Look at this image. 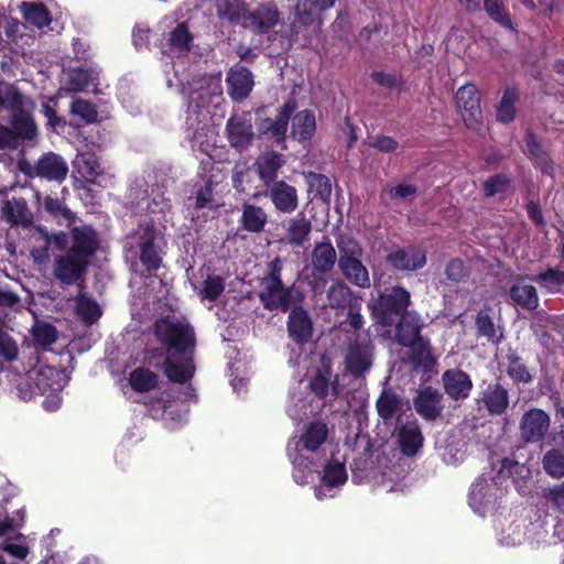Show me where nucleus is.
Here are the masks:
<instances>
[{
	"label": "nucleus",
	"instance_id": "69168bd1",
	"mask_svg": "<svg viewBox=\"0 0 564 564\" xmlns=\"http://www.w3.org/2000/svg\"><path fill=\"white\" fill-rule=\"evenodd\" d=\"M42 112L47 119V126L56 130L66 126L65 118L57 115L56 110L47 102L42 104Z\"/></svg>",
	"mask_w": 564,
	"mask_h": 564
},
{
	"label": "nucleus",
	"instance_id": "4468645a",
	"mask_svg": "<svg viewBox=\"0 0 564 564\" xmlns=\"http://www.w3.org/2000/svg\"><path fill=\"white\" fill-rule=\"evenodd\" d=\"M282 18L278 7L273 2H265L253 10L247 8L241 26L254 32L267 33L280 24Z\"/></svg>",
	"mask_w": 564,
	"mask_h": 564
},
{
	"label": "nucleus",
	"instance_id": "052dcab7",
	"mask_svg": "<svg viewBox=\"0 0 564 564\" xmlns=\"http://www.w3.org/2000/svg\"><path fill=\"white\" fill-rule=\"evenodd\" d=\"M18 355L19 348L17 343L6 332L0 329V357L11 362L18 358Z\"/></svg>",
	"mask_w": 564,
	"mask_h": 564
},
{
	"label": "nucleus",
	"instance_id": "0eeeda50",
	"mask_svg": "<svg viewBox=\"0 0 564 564\" xmlns=\"http://www.w3.org/2000/svg\"><path fill=\"white\" fill-rule=\"evenodd\" d=\"M508 479L503 471L500 470L497 477L480 476L473 482L469 492V506L475 513L480 517L492 512L496 508L498 499H500L506 490Z\"/></svg>",
	"mask_w": 564,
	"mask_h": 564
},
{
	"label": "nucleus",
	"instance_id": "c9c22d12",
	"mask_svg": "<svg viewBox=\"0 0 564 564\" xmlns=\"http://www.w3.org/2000/svg\"><path fill=\"white\" fill-rule=\"evenodd\" d=\"M312 392L321 399L329 395L336 397L338 394L336 384L332 381V372L329 369H318L316 375L308 384Z\"/></svg>",
	"mask_w": 564,
	"mask_h": 564
},
{
	"label": "nucleus",
	"instance_id": "603ef678",
	"mask_svg": "<svg viewBox=\"0 0 564 564\" xmlns=\"http://www.w3.org/2000/svg\"><path fill=\"white\" fill-rule=\"evenodd\" d=\"M70 112L86 123L95 122L98 117L96 106L85 99H75L70 105Z\"/></svg>",
	"mask_w": 564,
	"mask_h": 564
},
{
	"label": "nucleus",
	"instance_id": "f257e3e1",
	"mask_svg": "<svg viewBox=\"0 0 564 564\" xmlns=\"http://www.w3.org/2000/svg\"><path fill=\"white\" fill-rule=\"evenodd\" d=\"M156 339L166 348L164 372L170 381L185 383L194 375L193 351L195 333L186 319L166 316L154 324Z\"/></svg>",
	"mask_w": 564,
	"mask_h": 564
},
{
	"label": "nucleus",
	"instance_id": "1a4fd4ad",
	"mask_svg": "<svg viewBox=\"0 0 564 564\" xmlns=\"http://www.w3.org/2000/svg\"><path fill=\"white\" fill-rule=\"evenodd\" d=\"M259 296L268 310L286 311L291 305V291L282 284L281 263L278 259L271 263V271L263 278Z\"/></svg>",
	"mask_w": 564,
	"mask_h": 564
},
{
	"label": "nucleus",
	"instance_id": "4c0bfd02",
	"mask_svg": "<svg viewBox=\"0 0 564 564\" xmlns=\"http://www.w3.org/2000/svg\"><path fill=\"white\" fill-rule=\"evenodd\" d=\"M76 314L86 325L95 324L101 316L97 301L82 292L76 297Z\"/></svg>",
	"mask_w": 564,
	"mask_h": 564
},
{
	"label": "nucleus",
	"instance_id": "2f4dec72",
	"mask_svg": "<svg viewBox=\"0 0 564 564\" xmlns=\"http://www.w3.org/2000/svg\"><path fill=\"white\" fill-rule=\"evenodd\" d=\"M288 455L293 465V478L299 485H306L313 477V458L305 453H294L292 443L288 444Z\"/></svg>",
	"mask_w": 564,
	"mask_h": 564
},
{
	"label": "nucleus",
	"instance_id": "09e8293b",
	"mask_svg": "<svg viewBox=\"0 0 564 564\" xmlns=\"http://www.w3.org/2000/svg\"><path fill=\"white\" fill-rule=\"evenodd\" d=\"M487 14L505 29L513 30L512 21L506 12L502 0H484Z\"/></svg>",
	"mask_w": 564,
	"mask_h": 564
},
{
	"label": "nucleus",
	"instance_id": "f3484780",
	"mask_svg": "<svg viewBox=\"0 0 564 564\" xmlns=\"http://www.w3.org/2000/svg\"><path fill=\"white\" fill-rule=\"evenodd\" d=\"M550 429V416L541 409L528 410L520 420V435L525 443H535L544 438Z\"/></svg>",
	"mask_w": 564,
	"mask_h": 564
},
{
	"label": "nucleus",
	"instance_id": "774afa93",
	"mask_svg": "<svg viewBox=\"0 0 564 564\" xmlns=\"http://www.w3.org/2000/svg\"><path fill=\"white\" fill-rule=\"evenodd\" d=\"M19 145V140L14 135L11 127L0 123V150H13Z\"/></svg>",
	"mask_w": 564,
	"mask_h": 564
},
{
	"label": "nucleus",
	"instance_id": "58836bf2",
	"mask_svg": "<svg viewBox=\"0 0 564 564\" xmlns=\"http://www.w3.org/2000/svg\"><path fill=\"white\" fill-rule=\"evenodd\" d=\"M294 110L295 104L293 101H289L283 106L274 120L269 119L265 121L264 127L267 131L270 132L276 141L280 142L284 140L288 130V122Z\"/></svg>",
	"mask_w": 564,
	"mask_h": 564
},
{
	"label": "nucleus",
	"instance_id": "c756f323",
	"mask_svg": "<svg viewBox=\"0 0 564 564\" xmlns=\"http://www.w3.org/2000/svg\"><path fill=\"white\" fill-rule=\"evenodd\" d=\"M290 337L299 344L305 343L312 335V322L308 314L301 307L291 311L288 321Z\"/></svg>",
	"mask_w": 564,
	"mask_h": 564
},
{
	"label": "nucleus",
	"instance_id": "cd10ccee",
	"mask_svg": "<svg viewBox=\"0 0 564 564\" xmlns=\"http://www.w3.org/2000/svg\"><path fill=\"white\" fill-rule=\"evenodd\" d=\"M442 394L437 390L425 389L414 399L416 412L426 420H434L442 412Z\"/></svg>",
	"mask_w": 564,
	"mask_h": 564
},
{
	"label": "nucleus",
	"instance_id": "b1692460",
	"mask_svg": "<svg viewBox=\"0 0 564 564\" xmlns=\"http://www.w3.org/2000/svg\"><path fill=\"white\" fill-rule=\"evenodd\" d=\"M387 261L399 271H416L426 264V253L415 247L398 249L387 256Z\"/></svg>",
	"mask_w": 564,
	"mask_h": 564
},
{
	"label": "nucleus",
	"instance_id": "9b49d317",
	"mask_svg": "<svg viewBox=\"0 0 564 564\" xmlns=\"http://www.w3.org/2000/svg\"><path fill=\"white\" fill-rule=\"evenodd\" d=\"M336 0H296L294 19L291 23L293 33L299 34L303 28L318 30L323 24L322 13L334 7Z\"/></svg>",
	"mask_w": 564,
	"mask_h": 564
},
{
	"label": "nucleus",
	"instance_id": "f03ea898",
	"mask_svg": "<svg viewBox=\"0 0 564 564\" xmlns=\"http://www.w3.org/2000/svg\"><path fill=\"white\" fill-rule=\"evenodd\" d=\"M100 247L98 232L91 226H76L70 229V247L56 256L53 276L64 285L77 284L85 289L87 270Z\"/></svg>",
	"mask_w": 564,
	"mask_h": 564
},
{
	"label": "nucleus",
	"instance_id": "6ab92c4d",
	"mask_svg": "<svg viewBox=\"0 0 564 564\" xmlns=\"http://www.w3.org/2000/svg\"><path fill=\"white\" fill-rule=\"evenodd\" d=\"M1 219L11 227L28 228L33 224L34 216L24 197H11L2 202L0 208Z\"/></svg>",
	"mask_w": 564,
	"mask_h": 564
},
{
	"label": "nucleus",
	"instance_id": "a19ab883",
	"mask_svg": "<svg viewBox=\"0 0 564 564\" xmlns=\"http://www.w3.org/2000/svg\"><path fill=\"white\" fill-rule=\"evenodd\" d=\"M21 9L23 18L37 28H44L51 23L50 12L43 3L23 2Z\"/></svg>",
	"mask_w": 564,
	"mask_h": 564
},
{
	"label": "nucleus",
	"instance_id": "79ce46f5",
	"mask_svg": "<svg viewBox=\"0 0 564 564\" xmlns=\"http://www.w3.org/2000/svg\"><path fill=\"white\" fill-rule=\"evenodd\" d=\"M217 13L221 18L241 25L247 7L239 0H216Z\"/></svg>",
	"mask_w": 564,
	"mask_h": 564
},
{
	"label": "nucleus",
	"instance_id": "bf43d9fd",
	"mask_svg": "<svg viewBox=\"0 0 564 564\" xmlns=\"http://www.w3.org/2000/svg\"><path fill=\"white\" fill-rule=\"evenodd\" d=\"M440 455L445 464L457 465L465 458L464 444H447Z\"/></svg>",
	"mask_w": 564,
	"mask_h": 564
},
{
	"label": "nucleus",
	"instance_id": "3c124183",
	"mask_svg": "<svg viewBox=\"0 0 564 564\" xmlns=\"http://www.w3.org/2000/svg\"><path fill=\"white\" fill-rule=\"evenodd\" d=\"M351 297L350 289L341 281L334 282L327 291V300L332 307H345Z\"/></svg>",
	"mask_w": 564,
	"mask_h": 564
},
{
	"label": "nucleus",
	"instance_id": "aec40b11",
	"mask_svg": "<svg viewBox=\"0 0 564 564\" xmlns=\"http://www.w3.org/2000/svg\"><path fill=\"white\" fill-rule=\"evenodd\" d=\"M35 175L48 182L62 183L68 174L64 158L55 152L43 153L34 164Z\"/></svg>",
	"mask_w": 564,
	"mask_h": 564
},
{
	"label": "nucleus",
	"instance_id": "393cba45",
	"mask_svg": "<svg viewBox=\"0 0 564 564\" xmlns=\"http://www.w3.org/2000/svg\"><path fill=\"white\" fill-rule=\"evenodd\" d=\"M227 83L228 94L235 101L246 99L254 84L251 72L243 66L231 68L227 76Z\"/></svg>",
	"mask_w": 564,
	"mask_h": 564
},
{
	"label": "nucleus",
	"instance_id": "c85d7f7f",
	"mask_svg": "<svg viewBox=\"0 0 564 564\" xmlns=\"http://www.w3.org/2000/svg\"><path fill=\"white\" fill-rule=\"evenodd\" d=\"M284 160L281 154L267 152L257 159L254 163L256 171L264 185L269 186L275 182L279 170L283 166Z\"/></svg>",
	"mask_w": 564,
	"mask_h": 564
},
{
	"label": "nucleus",
	"instance_id": "e2e57ef3",
	"mask_svg": "<svg viewBox=\"0 0 564 564\" xmlns=\"http://www.w3.org/2000/svg\"><path fill=\"white\" fill-rule=\"evenodd\" d=\"M509 180L503 175H495L489 178L484 186L487 196H494L498 193L505 192L509 187Z\"/></svg>",
	"mask_w": 564,
	"mask_h": 564
},
{
	"label": "nucleus",
	"instance_id": "5701e85b",
	"mask_svg": "<svg viewBox=\"0 0 564 564\" xmlns=\"http://www.w3.org/2000/svg\"><path fill=\"white\" fill-rule=\"evenodd\" d=\"M443 388L446 394L455 400H465L473 389V381L465 371L460 369H448L442 375Z\"/></svg>",
	"mask_w": 564,
	"mask_h": 564
},
{
	"label": "nucleus",
	"instance_id": "dca6fc26",
	"mask_svg": "<svg viewBox=\"0 0 564 564\" xmlns=\"http://www.w3.org/2000/svg\"><path fill=\"white\" fill-rule=\"evenodd\" d=\"M346 370L354 376H361L372 366V350L368 336L358 335L355 343H350L345 356Z\"/></svg>",
	"mask_w": 564,
	"mask_h": 564
},
{
	"label": "nucleus",
	"instance_id": "338daca9",
	"mask_svg": "<svg viewBox=\"0 0 564 564\" xmlns=\"http://www.w3.org/2000/svg\"><path fill=\"white\" fill-rule=\"evenodd\" d=\"M369 145L381 152H393L398 148V142L387 135H378L370 138Z\"/></svg>",
	"mask_w": 564,
	"mask_h": 564
},
{
	"label": "nucleus",
	"instance_id": "423d86ee",
	"mask_svg": "<svg viewBox=\"0 0 564 564\" xmlns=\"http://www.w3.org/2000/svg\"><path fill=\"white\" fill-rule=\"evenodd\" d=\"M337 248L339 250L338 267L346 280L358 288H369L370 276L361 262L362 248L358 241L341 235L337 239Z\"/></svg>",
	"mask_w": 564,
	"mask_h": 564
},
{
	"label": "nucleus",
	"instance_id": "a878e982",
	"mask_svg": "<svg viewBox=\"0 0 564 564\" xmlns=\"http://www.w3.org/2000/svg\"><path fill=\"white\" fill-rule=\"evenodd\" d=\"M423 434L415 420L406 421L398 427V444L406 456H414L423 446Z\"/></svg>",
	"mask_w": 564,
	"mask_h": 564
},
{
	"label": "nucleus",
	"instance_id": "6e6d98bb",
	"mask_svg": "<svg viewBox=\"0 0 564 564\" xmlns=\"http://www.w3.org/2000/svg\"><path fill=\"white\" fill-rule=\"evenodd\" d=\"M33 337L40 346L46 348L57 340V329L52 324L42 323L35 326Z\"/></svg>",
	"mask_w": 564,
	"mask_h": 564
},
{
	"label": "nucleus",
	"instance_id": "0e129e2a",
	"mask_svg": "<svg viewBox=\"0 0 564 564\" xmlns=\"http://www.w3.org/2000/svg\"><path fill=\"white\" fill-rule=\"evenodd\" d=\"M306 408V401L302 392L291 391L288 413L294 419H300L303 410Z\"/></svg>",
	"mask_w": 564,
	"mask_h": 564
},
{
	"label": "nucleus",
	"instance_id": "680f3d73",
	"mask_svg": "<svg viewBox=\"0 0 564 564\" xmlns=\"http://www.w3.org/2000/svg\"><path fill=\"white\" fill-rule=\"evenodd\" d=\"M143 240H145V235H143ZM143 265H147L149 270L158 269L161 264V257L156 249L154 248L153 242L149 243L143 241Z\"/></svg>",
	"mask_w": 564,
	"mask_h": 564
},
{
	"label": "nucleus",
	"instance_id": "72a5a7b5",
	"mask_svg": "<svg viewBox=\"0 0 564 564\" xmlns=\"http://www.w3.org/2000/svg\"><path fill=\"white\" fill-rule=\"evenodd\" d=\"M316 130L315 116L310 110L297 112L292 119V137L299 141L308 140Z\"/></svg>",
	"mask_w": 564,
	"mask_h": 564
},
{
	"label": "nucleus",
	"instance_id": "2eb2a0df",
	"mask_svg": "<svg viewBox=\"0 0 564 564\" xmlns=\"http://www.w3.org/2000/svg\"><path fill=\"white\" fill-rule=\"evenodd\" d=\"M347 478L345 460L335 456L332 457L324 467L322 485L315 488V497L318 500L334 497L335 489L345 485Z\"/></svg>",
	"mask_w": 564,
	"mask_h": 564
},
{
	"label": "nucleus",
	"instance_id": "7c9ffc66",
	"mask_svg": "<svg viewBox=\"0 0 564 564\" xmlns=\"http://www.w3.org/2000/svg\"><path fill=\"white\" fill-rule=\"evenodd\" d=\"M337 261V253L329 241H322L315 245L311 262L315 271L319 273L329 272Z\"/></svg>",
	"mask_w": 564,
	"mask_h": 564
},
{
	"label": "nucleus",
	"instance_id": "39448f33",
	"mask_svg": "<svg viewBox=\"0 0 564 564\" xmlns=\"http://www.w3.org/2000/svg\"><path fill=\"white\" fill-rule=\"evenodd\" d=\"M423 321L414 311L405 312L397 326V339L402 346L410 347L415 367L429 369L434 364L429 341L421 336Z\"/></svg>",
	"mask_w": 564,
	"mask_h": 564
},
{
	"label": "nucleus",
	"instance_id": "4d7b16f0",
	"mask_svg": "<svg viewBox=\"0 0 564 564\" xmlns=\"http://www.w3.org/2000/svg\"><path fill=\"white\" fill-rule=\"evenodd\" d=\"M43 206L45 212L55 218H64L66 220L73 218L72 210L57 197L46 196Z\"/></svg>",
	"mask_w": 564,
	"mask_h": 564
},
{
	"label": "nucleus",
	"instance_id": "4be33fe9",
	"mask_svg": "<svg viewBox=\"0 0 564 564\" xmlns=\"http://www.w3.org/2000/svg\"><path fill=\"white\" fill-rule=\"evenodd\" d=\"M267 195L280 213L291 214L299 206L296 188L284 181H276L270 185Z\"/></svg>",
	"mask_w": 564,
	"mask_h": 564
},
{
	"label": "nucleus",
	"instance_id": "bb28decb",
	"mask_svg": "<svg viewBox=\"0 0 564 564\" xmlns=\"http://www.w3.org/2000/svg\"><path fill=\"white\" fill-rule=\"evenodd\" d=\"M509 296L513 305L527 311H534L540 303L536 289L524 279L517 280L510 286Z\"/></svg>",
	"mask_w": 564,
	"mask_h": 564
},
{
	"label": "nucleus",
	"instance_id": "e433bc0d",
	"mask_svg": "<svg viewBox=\"0 0 564 564\" xmlns=\"http://www.w3.org/2000/svg\"><path fill=\"white\" fill-rule=\"evenodd\" d=\"M378 414L384 421L393 419L402 411V399L390 390H383L376 403Z\"/></svg>",
	"mask_w": 564,
	"mask_h": 564
},
{
	"label": "nucleus",
	"instance_id": "49530a36",
	"mask_svg": "<svg viewBox=\"0 0 564 564\" xmlns=\"http://www.w3.org/2000/svg\"><path fill=\"white\" fill-rule=\"evenodd\" d=\"M517 100L518 93L516 89L509 88L505 91L497 110V118L500 122L508 123L514 119Z\"/></svg>",
	"mask_w": 564,
	"mask_h": 564
},
{
	"label": "nucleus",
	"instance_id": "ea45409f",
	"mask_svg": "<svg viewBox=\"0 0 564 564\" xmlns=\"http://www.w3.org/2000/svg\"><path fill=\"white\" fill-rule=\"evenodd\" d=\"M311 221L302 214L289 221L288 241L293 246H302L311 232Z\"/></svg>",
	"mask_w": 564,
	"mask_h": 564
},
{
	"label": "nucleus",
	"instance_id": "7ed1b4c3",
	"mask_svg": "<svg viewBox=\"0 0 564 564\" xmlns=\"http://www.w3.org/2000/svg\"><path fill=\"white\" fill-rule=\"evenodd\" d=\"M166 383L158 375L143 370V408L152 419L163 420L166 427L176 430L186 422L188 409L186 402L195 398V390L186 386L177 397L164 389Z\"/></svg>",
	"mask_w": 564,
	"mask_h": 564
},
{
	"label": "nucleus",
	"instance_id": "864d4df0",
	"mask_svg": "<svg viewBox=\"0 0 564 564\" xmlns=\"http://www.w3.org/2000/svg\"><path fill=\"white\" fill-rule=\"evenodd\" d=\"M193 42V37L188 32L187 26L185 23L178 24L170 35V43L171 45L180 51V52H187L191 48Z\"/></svg>",
	"mask_w": 564,
	"mask_h": 564
},
{
	"label": "nucleus",
	"instance_id": "a18cd8bd",
	"mask_svg": "<svg viewBox=\"0 0 564 564\" xmlns=\"http://www.w3.org/2000/svg\"><path fill=\"white\" fill-rule=\"evenodd\" d=\"M542 465L545 473L552 478L564 477V453L560 449L547 451L542 458Z\"/></svg>",
	"mask_w": 564,
	"mask_h": 564
},
{
	"label": "nucleus",
	"instance_id": "6e6552de",
	"mask_svg": "<svg viewBox=\"0 0 564 564\" xmlns=\"http://www.w3.org/2000/svg\"><path fill=\"white\" fill-rule=\"evenodd\" d=\"M10 127L19 141H33L39 134L36 122L29 110L24 109L25 96L20 89L8 94Z\"/></svg>",
	"mask_w": 564,
	"mask_h": 564
},
{
	"label": "nucleus",
	"instance_id": "ddd939ff",
	"mask_svg": "<svg viewBox=\"0 0 564 564\" xmlns=\"http://www.w3.org/2000/svg\"><path fill=\"white\" fill-rule=\"evenodd\" d=\"M141 352L137 350L131 352L128 360L124 361L121 376L116 380L123 395L134 402H141Z\"/></svg>",
	"mask_w": 564,
	"mask_h": 564
},
{
	"label": "nucleus",
	"instance_id": "412c9836",
	"mask_svg": "<svg viewBox=\"0 0 564 564\" xmlns=\"http://www.w3.org/2000/svg\"><path fill=\"white\" fill-rule=\"evenodd\" d=\"M226 130L230 145L239 150L246 149L254 135L249 113L234 115L228 120Z\"/></svg>",
	"mask_w": 564,
	"mask_h": 564
},
{
	"label": "nucleus",
	"instance_id": "de8ad7c7",
	"mask_svg": "<svg viewBox=\"0 0 564 564\" xmlns=\"http://www.w3.org/2000/svg\"><path fill=\"white\" fill-rule=\"evenodd\" d=\"M476 326L479 335L486 337L489 341L499 343L501 340L502 334L500 329L485 311H480L477 314Z\"/></svg>",
	"mask_w": 564,
	"mask_h": 564
},
{
	"label": "nucleus",
	"instance_id": "c03bdc74",
	"mask_svg": "<svg viewBox=\"0 0 564 564\" xmlns=\"http://www.w3.org/2000/svg\"><path fill=\"white\" fill-rule=\"evenodd\" d=\"M308 185V192L313 193L315 197L327 200L332 194V185L327 176L314 172L304 174Z\"/></svg>",
	"mask_w": 564,
	"mask_h": 564
},
{
	"label": "nucleus",
	"instance_id": "a211bd4d",
	"mask_svg": "<svg viewBox=\"0 0 564 564\" xmlns=\"http://www.w3.org/2000/svg\"><path fill=\"white\" fill-rule=\"evenodd\" d=\"M327 435V425L317 421L310 423L297 440L293 438L289 443H292L294 453H305L313 458V455L326 442Z\"/></svg>",
	"mask_w": 564,
	"mask_h": 564
},
{
	"label": "nucleus",
	"instance_id": "f704fd0d",
	"mask_svg": "<svg viewBox=\"0 0 564 564\" xmlns=\"http://www.w3.org/2000/svg\"><path fill=\"white\" fill-rule=\"evenodd\" d=\"M268 216L263 208L251 204H245L241 214V225L250 232H261L267 224Z\"/></svg>",
	"mask_w": 564,
	"mask_h": 564
},
{
	"label": "nucleus",
	"instance_id": "37998d69",
	"mask_svg": "<svg viewBox=\"0 0 564 564\" xmlns=\"http://www.w3.org/2000/svg\"><path fill=\"white\" fill-rule=\"evenodd\" d=\"M76 165L78 172L88 182H94V180L101 175L104 172L97 156L94 153H84L79 155L77 158Z\"/></svg>",
	"mask_w": 564,
	"mask_h": 564
},
{
	"label": "nucleus",
	"instance_id": "8fccbe9b",
	"mask_svg": "<svg viewBox=\"0 0 564 564\" xmlns=\"http://www.w3.org/2000/svg\"><path fill=\"white\" fill-rule=\"evenodd\" d=\"M507 373L516 383H529L532 381V375L529 369L514 354L508 356Z\"/></svg>",
	"mask_w": 564,
	"mask_h": 564
},
{
	"label": "nucleus",
	"instance_id": "13d9d810",
	"mask_svg": "<svg viewBox=\"0 0 564 564\" xmlns=\"http://www.w3.org/2000/svg\"><path fill=\"white\" fill-rule=\"evenodd\" d=\"M535 281L549 291H554L556 288L564 284V271L547 269L535 276Z\"/></svg>",
	"mask_w": 564,
	"mask_h": 564
},
{
	"label": "nucleus",
	"instance_id": "9d476101",
	"mask_svg": "<svg viewBox=\"0 0 564 564\" xmlns=\"http://www.w3.org/2000/svg\"><path fill=\"white\" fill-rule=\"evenodd\" d=\"M411 296L409 291L401 286H393L390 290L381 293L379 297L371 305V310L376 318L384 325H390L392 319L390 314L403 315L408 312Z\"/></svg>",
	"mask_w": 564,
	"mask_h": 564
},
{
	"label": "nucleus",
	"instance_id": "5fc2aeb1",
	"mask_svg": "<svg viewBox=\"0 0 564 564\" xmlns=\"http://www.w3.org/2000/svg\"><path fill=\"white\" fill-rule=\"evenodd\" d=\"M225 289L224 280L217 275H208L199 289L198 294L206 300L215 301Z\"/></svg>",
	"mask_w": 564,
	"mask_h": 564
},
{
	"label": "nucleus",
	"instance_id": "473e14b6",
	"mask_svg": "<svg viewBox=\"0 0 564 564\" xmlns=\"http://www.w3.org/2000/svg\"><path fill=\"white\" fill-rule=\"evenodd\" d=\"M482 401L490 414L500 415L509 405V393L501 384H489L482 394Z\"/></svg>",
	"mask_w": 564,
	"mask_h": 564
},
{
	"label": "nucleus",
	"instance_id": "20e7f679",
	"mask_svg": "<svg viewBox=\"0 0 564 564\" xmlns=\"http://www.w3.org/2000/svg\"><path fill=\"white\" fill-rule=\"evenodd\" d=\"M188 98L187 129L193 130L191 137L193 147H202V139L209 131L210 117L217 115L216 110L224 101L220 74L200 78L193 87Z\"/></svg>",
	"mask_w": 564,
	"mask_h": 564
},
{
	"label": "nucleus",
	"instance_id": "f8f14e48",
	"mask_svg": "<svg viewBox=\"0 0 564 564\" xmlns=\"http://www.w3.org/2000/svg\"><path fill=\"white\" fill-rule=\"evenodd\" d=\"M456 105L466 127L477 130L482 122L480 97L473 84L462 86L455 96Z\"/></svg>",
	"mask_w": 564,
	"mask_h": 564
}]
</instances>
